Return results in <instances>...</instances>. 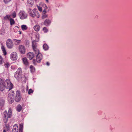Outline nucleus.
Instances as JSON below:
<instances>
[{"label":"nucleus","instance_id":"17","mask_svg":"<svg viewBox=\"0 0 132 132\" xmlns=\"http://www.w3.org/2000/svg\"><path fill=\"white\" fill-rule=\"evenodd\" d=\"M14 77L18 80H20L21 77V75L18 74L17 73H15L14 75Z\"/></svg>","mask_w":132,"mask_h":132},{"label":"nucleus","instance_id":"44","mask_svg":"<svg viewBox=\"0 0 132 132\" xmlns=\"http://www.w3.org/2000/svg\"><path fill=\"white\" fill-rule=\"evenodd\" d=\"M6 131H7L6 130H5L4 129L3 132H6Z\"/></svg>","mask_w":132,"mask_h":132},{"label":"nucleus","instance_id":"29","mask_svg":"<svg viewBox=\"0 0 132 132\" xmlns=\"http://www.w3.org/2000/svg\"><path fill=\"white\" fill-rule=\"evenodd\" d=\"M23 124L21 123L20 125V127L19 130H23Z\"/></svg>","mask_w":132,"mask_h":132},{"label":"nucleus","instance_id":"14","mask_svg":"<svg viewBox=\"0 0 132 132\" xmlns=\"http://www.w3.org/2000/svg\"><path fill=\"white\" fill-rule=\"evenodd\" d=\"M22 61L24 64L26 66H28L29 65V62L28 61L27 59L24 57L22 59Z\"/></svg>","mask_w":132,"mask_h":132},{"label":"nucleus","instance_id":"8","mask_svg":"<svg viewBox=\"0 0 132 132\" xmlns=\"http://www.w3.org/2000/svg\"><path fill=\"white\" fill-rule=\"evenodd\" d=\"M19 15L21 19H23L26 18L27 14L23 11H21L19 13Z\"/></svg>","mask_w":132,"mask_h":132},{"label":"nucleus","instance_id":"39","mask_svg":"<svg viewBox=\"0 0 132 132\" xmlns=\"http://www.w3.org/2000/svg\"><path fill=\"white\" fill-rule=\"evenodd\" d=\"M47 16V15H46L45 14H44L43 15L42 18L43 19H44L46 18Z\"/></svg>","mask_w":132,"mask_h":132},{"label":"nucleus","instance_id":"41","mask_svg":"<svg viewBox=\"0 0 132 132\" xmlns=\"http://www.w3.org/2000/svg\"><path fill=\"white\" fill-rule=\"evenodd\" d=\"M29 4H30V6H32L33 5L34 3L33 2H31Z\"/></svg>","mask_w":132,"mask_h":132},{"label":"nucleus","instance_id":"7","mask_svg":"<svg viewBox=\"0 0 132 132\" xmlns=\"http://www.w3.org/2000/svg\"><path fill=\"white\" fill-rule=\"evenodd\" d=\"M5 81L4 82L2 79L0 78V90L3 91L5 88Z\"/></svg>","mask_w":132,"mask_h":132},{"label":"nucleus","instance_id":"40","mask_svg":"<svg viewBox=\"0 0 132 132\" xmlns=\"http://www.w3.org/2000/svg\"><path fill=\"white\" fill-rule=\"evenodd\" d=\"M25 42L28 45L29 43V42L28 40H26L25 41Z\"/></svg>","mask_w":132,"mask_h":132},{"label":"nucleus","instance_id":"36","mask_svg":"<svg viewBox=\"0 0 132 132\" xmlns=\"http://www.w3.org/2000/svg\"><path fill=\"white\" fill-rule=\"evenodd\" d=\"M5 65L6 68H8L10 66V64L9 63H7L5 64Z\"/></svg>","mask_w":132,"mask_h":132},{"label":"nucleus","instance_id":"9","mask_svg":"<svg viewBox=\"0 0 132 132\" xmlns=\"http://www.w3.org/2000/svg\"><path fill=\"white\" fill-rule=\"evenodd\" d=\"M6 44L7 47L9 48H12L13 46V44L12 40L10 39H8L6 42Z\"/></svg>","mask_w":132,"mask_h":132},{"label":"nucleus","instance_id":"15","mask_svg":"<svg viewBox=\"0 0 132 132\" xmlns=\"http://www.w3.org/2000/svg\"><path fill=\"white\" fill-rule=\"evenodd\" d=\"M28 58L30 60L32 59L34 57V55L32 52H29L28 53L27 55Z\"/></svg>","mask_w":132,"mask_h":132},{"label":"nucleus","instance_id":"35","mask_svg":"<svg viewBox=\"0 0 132 132\" xmlns=\"http://www.w3.org/2000/svg\"><path fill=\"white\" fill-rule=\"evenodd\" d=\"M11 68L13 70L16 69V67L15 65H12L11 67Z\"/></svg>","mask_w":132,"mask_h":132},{"label":"nucleus","instance_id":"10","mask_svg":"<svg viewBox=\"0 0 132 132\" xmlns=\"http://www.w3.org/2000/svg\"><path fill=\"white\" fill-rule=\"evenodd\" d=\"M19 49L20 53L21 54H24L25 53L26 49L22 45H20L19 47Z\"/></svg>","mask_w":132,"mask_h":132},{"label":"nucleus","instance_id":"34","mask_svg":"<svg viewBox=\"0 0 132 132\" xmlns=\"http://www.w3.org/2000/svg\"><path fill=\"white\" fill-rule=\"evenodd\" d=\"M34 91L33 90H32V89H30L29 90L28 92V94H30L32 93Z\"/></svg>","mask_w":132,"mask_h":132},{"label":"nucleus","instance_id":"25","mask_svg":"<svg viewBox=\"0 0 132 132\" xmlns=\"http://www.w3.org/2000/svg\"><path fill=\"white\" fill-rule=\"evenodd\" d=\"M21 109L22 107L19 104L17 106L16 110L18 112H20L21 111Z\"/></svg>","mask_w":132,"mask_h":132},{"label":"nucleus","instance_id":"37","mask_svg":"<svg viewBox=\"0 0 132 132\" xmlns=\"http://www.w3.org/2000/svg\"><path fill=\"white\" fill-rule=\"evenodd\" d=\"M38 10L40 11H42V7H40V6H38Z\"/></svg>","mask_w":132,"mask_h":132},{"label":"nucleus","instance_id":"5","mask_svg":"<svg viewBox=\"0 0 132 132\" xmlns=\"http://www.w3.org/2000/svg\"><path fill=\"white\" fill-rule=\"evenodd\" d=\"M37 44L36 43V41H34L32 42V47L35 53H38L39 50V49L37 48Z\"/></svg>","mask_w":132,"mask_h":132},{"label":"nucleus","instance_id":"21","mask_svg":"<svg viewBox=\"0 0 132 132\" xmlns=\"http://www.w3.org/2000/svg\"><path fill=\"white\" fill-rule=\"evenodd\" d=\"M43 48L45 51H47L49 49V47L46 44H45L43 45Z\"/></svg>","mask_w":132,"mask_h":132},{"label":"nucleus","instance_id":"31","mask_svg":"<svg viewBox=\"0 0 132 132\" xmlns=\"http://www.w3.org/2000/svg\"><path fill=\"white\" fill-rule=\"evenodd\" d=\"M43 30L45 33L48 32V30L47 28L46 27H44L43 28Z\"/></svg>","mask_w":132,"mask_h":132},{"label":"nucleus","instance_id":"42","mask_svg":"<svg viewBox=\"0 0 132 132\" xmlns=\"http://www.w3.org/2000/svg\"><path fill=\"white\" fill-rule=\"evenodd\" d=\"M46 65L47 66H49L50 65V63L48 62H46Z\"/></svg>","mask_w":132,"mask_h":132},{"label":"nucleus","instance_id":"1","mask_svg":"<svg viewBox=\"0 0 132 132\" xmlns=\"http://www.w3.org/2000/svg\"><path fill=\"white\" fill-rule=\"evenodd\" d=\"M28 12L30 15L32 17L38 18L40 17V15L36 9H34L32 10L30 8H29Z\"/></svg>","mask_w":132,"mask_h":132},{"label":"nucleus","instance_id":"33","mask_svg":"<svg viewBox=\"0 0 132 132\" xmlns=\"http://www.w3.org/2000/svg\"><path fill=\"white\" fill-rule=\"evenodd\" d=\"M11 15L13 18H14L16 17V13L15 12H14Z\"/></svg>","mask_w":132,"mask_h":132},{"label":"nucleus","instance_id":"49","mask_svg":"<svg viewBox=\"0 0 132 132\" xmlns=\"http://www.w3.org/2000/svg\"><path fill=\"white\" fill-rule=\"evenodd\" d=\"M44 12H45V11H44V10L43 11V13H44Z\"/></svg>","mask_w":132,"mask_h":132},{"label":"nucleus","instance_id":"45","mask_svg":"<svg viewBox=\"0 0 132 132\" xmlns=\"http://www.w3.org/2000/svg\"><path fill=\"white\" fill-rule=\"evenodd\" d=\"M19 132H23V130H19Z\"/></svg>","mask_w":132,"mask_h":132},{"label":"nucleus","instance_id":"24","mask_svg":"<svg viewBox=\"0 0 132 132\" xmlns=\"http://www.w3.org/2000/svg\"><path fill=\"white\" fill-rule=\"evenodd\" d=\"M14 41L15 44L18 45L21 42L20 40H17L16 39H14Z\"/></svg>","mask_w":132,"mask_h":132},{"label":"nucleus","instance_id":"18","mask_svg":"<svg viewBox=\"0 0 132 132\" xmlns=\"http://www.w3.org/2000/svg\"><path fill=\"white\" fill-rule=\"evenodd\" d=\"M18 128L17 125H14L13 127V132H18Z\"/></svg>","mask_w":132,"mask_h":132},{"label":"nucleus","instance_id":"26","mask_svg":"<svg viewBox=\"0 0 132 132\" xmlns=\"http://www.w3.org/2000/svg\"><path fill=\"white\" fill-rule=\"evenodd\" d=\"M21 28L22 30L23 31L26 30L28 28V27L27 26L24 25H22L21 26Z\"/></svg>","mask_w":132,"mask_h":132},{"label":"nucleus","instance_id":"20","mask_svg":"<svg viewBox=\"0 0 132 132\" xmlns=\"http://www.w3.org/2000/svg\"><path fill=\"white\" fill-rule=\"evenodd\" d=\"M34 28L36 31H38L40 30V27L38 25H36L34 26Z\"/></svg>","mask_w":132,"mask_h":132},{"label":"nucleus","instance_id":"16","mask_svg":"<svg viewBox=\"0 0 132 132\" xmlns=\"http://www.w3.org/2000/svg\"><path fill=\"white\" fill-rule=\"evenodd\" d=\"M51 22V21L48 19H46L44 22V24L46 26H49Z\"/></svg>","mask_w":132,"mask_h":132},{"label":"nucleus","instance_id":"2","mask_svg":"<svg viewBox=\"0 0 132 132\" xmlns=\"http://www.w3.org/2000/svg\"><path fill=\"white\" fill-rule=\"evenodd\" d=\"M3 114L4 116L3 117V120L4 123H6L7 122L8 118H11L12 116V110L9 109L7 113L6 111H5L3 112Z\"/></svg>","mask_w":132,"mask_h":132},{"label":"nucleus","instance_id":"30","mask_svg":"<svg viewBox=\"0 0 132 132\" xmlns=\"http://www.w3.org/2000/svg\"><path fill=\"white\" fill-rule=\"evenodd\" d=\"M11 16L10 15H6L4 18V20H6L7 19H9L10 18Z\"/></svg>","mask_w":132,"mask_h":132},{"label":"nucleus","instance_id":"43","mask_svg":"<svg viewBox=\"0 0 132 132\" xmlns=\"http://www.w3.org/2000/svg\"><path fill=\"white\" fill-rule=\"evenodd\" d=\"M33 63L34 64H35V62H36V61H35V59H33Z\"/></svg>","mask_w":132,"mask_h":132},{"label":"nucleus","instance_id":"47","mask_svg":"<svg viewBox=\"0 0 132 132\" xmlns=\"http://www.w3.org/2000/svg\"><path fill=\"white\" fill-rule=\"evenodd\" d=\"M19 34H21V32L20 31H19Z\"/></svg>","mask_w":132,"mask_h":132},{"label":"nucleus","instance_id":"46","mask_svg":"<svg viewBox=\"0 0 132 132\" xmlns=\"http://www.w3.org/2000/svg\"><path fill=\"white\" fill-rule=\"evenodd\" d=\"M46 2H48L49 0H45Z\"/></svg>","mask_w":132,"mask_h":132},{"label":"nucleus","instance_id":"19","mask_svg":"<svg viewBox=\"0 0 132 132\" xmlns=\"http://www.w3.org/2000/svg\"><path fill=\"white\" fill-rule=\"evenodd\" d=\"M1 48L4 55H6L7 54V52L4 46L3 45H2Z\"/></svg>","mask_w":132,"mask_h":132},{"label":"nucleus","instance_id":"48","mask_svg":"<svg viewBox=\"0 0 132 132\" xmlns=\"http://www.w3.org/2000/svg\"><path fill=\"white\" fill-rule=\"evenodd\" d=\"M15 27H17L18 28V26H16Z\"/></svg>","mask_w":132,"mask_h":132},{"label":"nucleus","instance_id":"6","mask_svg":"<svg viewBox=\"0 0 132 132\" xmlns=\"http://www.w3.org/2000/svg\"><path fill=\"white\" fill-rule=\"evenodd\" d=\"M35 53L36 54H37L36 56V61L37 62L39 63H40L43 58L42 54L39 53V51L38 53Z\"/></svg>","mask_w":132,"mask_h":132},{"label":"nucleus","instance_id":"12","mask_svg":"<svg viewBox=\"0 0 132 132\" xmlns=\"http://www.w3.org/2000/svg\"><path fill=\"white\" fill-rule=\"evenodd\" d=\"M10 57L12 60H16L17 59V54L16 52H14L12 53L10 55Z\"/></svg>","mask_w":132,"mask_h":132},{"label":"nucleus","instance_id":"3","mask_svg":"<svg viewBox=\"0 0 132 132\" xmlns=\"http://www.w3.org/2000/svg\"><path fill=\"white\" fill-rule=\"evenodd\" d=\"M14 92L12 90L10 91L8 94V101L10 104H12L14 101Z\"/></svg>","mask_w":132,"mask_h":132},{"label":"nucleus","instance_id":"38","mask_svg":"<svg viewBox=\"0 0 132 132\" xmlns=\"http://www.w3.org/2000/svg\"><path fill=\"white\" fill-rule=\"evenodd\" d=\"M11 0H4V2L5 3H7L8 2H9Z\"/></svg>","mask_w":132,"mask_h":132},{"label":"nucleus","instance_id":"22","mask_svg":"<svg viewBox=\"0 0 132 132\" xmlns=\"http://www.w3.org/2000/svg\"><path fill=\"white\" fill-rule=\"evenodd\" d=\"M30 71L31 73H34L35 71V68L32 65H30Z\"/></svg>","mask_w":132,"mask_h":132},{"label":"nucleus","instance_id":"32","mask_svg":"<svg viewBox=\"0 0 132 132\" xmlns=\"http://www.w3.org/2000/svg\"><path fill=\"white\" fill-rule=\"evenodd\" d=\"M3 62V59L2 57L0 56V64H2Z\"/></svg>","mask_w":132,"mask_h":132},{"label":"nucleus","instance_id":"27","mask_svg":"<svg viewBox=\"0 0 132 132\" xmlns=\"http://www.w3.org/2000/svg\"><path fill=\"white\" fill-rule=\"evenodd\" d=\"M22 73L21 69V68H19L15 73H17L21 75Z\"/></svg>","mask_w":132,"mask_h":132},{"label":"nucleus","instance_id":"23","mask_svg":"<svg viewBox=\"0 0 132 132\" xmlns=\"http://www.w3.org/2000/svg\"><path fill=\"white\" fill-rule=\"evenodd\" d=\"M9 21L11 25L12 26L15 23V22L14 20L12 18H10Z\"/></svg>","mask_w":132,"mask_h":132},{"label":"nucleus","instance_id":"4","mask_svg":"<svg viewBox=\"0 0 132 132\" xmlns=\"http://www.w3.org/2000/svg\"><path fill=\"white\" fill-rule=\"evenodd\" d=\"M13 85L9 80L7 79L5 81V88L9 89V90L13 88Z\"/></svg>","mask_w":132,"mask_h":132},{"label":"nucleus","instance_id":"11","mask_svg":"<svg viewBox=\"0 0 132 132\" xmlns=\"http://www.w3.org/2000/svg\"><path fill=\"white\" fill-rule=\"evenodd\" d=\"M21 99V96L20 95V93L19 91H17L16 95L15 97V101L16 102H19V101Z\"/></svg>","mask_w":132,"mask_h":132},{"label":"nucleus","instance_id":"13","mask_svg":"<svg viewBox=\"0 0 132 132\" xmlns=\"http://www.w3.org/2000/svg\"><path fill=\"white\" fill-rule=\"evenodd\" d=\"M5 101L3 97L0 98V109H2V108L3 107L5 104Z\"/></svg>","mask_w":132,"mask_h":132},{"label":"nucleus","instance_id":"28","mask_svg":"<svg viewBox=\"0 0 132 132\" xmlns=\"http://www.w3.org/2000/svg\"><path fill=\"white\" fill-rule=\"evenodd\" d=\"M10 129V127L9 125H6L5 126V130H6L7 131H8Z\"/></svg>","mask_w":132,"mask_h":132}]
</instances>
